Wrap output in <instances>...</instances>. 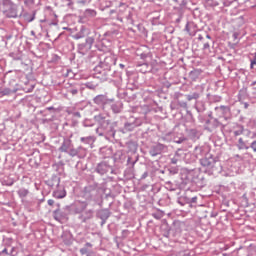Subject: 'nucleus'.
<instances>
[{"label":"nucleus","mask_w":256,"mask_h":256,"mask_svg":"<svg viewBox=\"0 0 256 256\" xmlns=\"http://www.w3.org/2000/svg\"><path fill=\"white\" fill-rule=\"evenodd\" d=\"M198 91L192 92L190 94H186L185 97L187 101H199L201 95H203L204 88L202 86H197Z\"/></svg>","instance_id":"obj_22"},{"label":"nucleus","mask_w":256,"mask_h":256,"mask_svg":"<svg viewBox=\"0 0 256 256\" xmlns=\"http://www.w3.org/2000/svg\"><path fill=\"white\" fill-rule=\"evenodd\" d=\"M87 35H89V29H87L85 26H81L80 31L74 34L72 37L78 41V39H84V37H87Z\"/></svg>","instance_id":"obj_31"},{"label":"nucleus","mask_w":256,"mask_h":256,"mask_svg":"<svg viewBox=\"0 0 256 256\" xmlns=\"http://www.w3.org/2000/svg\"><path fill=\"white\" fill-rule=\"evenodd\" d=\"M140 67H141L139 70L140 73H149V71H151V69H153V66H151L147 63L140 65Z\"/></svg>","instance_id":"obj_40"},{"label":"nucleus","mask_w":256,"mask_h":256,"mask_svg":"<svg viewBox=\"0 0 256 256\" xmlns=\"http://www.w3.org/2000/svg\"><path fill=\"white\" fill-rule=\"evenodd\" d=\"M35 15H37V12L33 11L32 14L25 13L24 19L27 21V23H32V21H35Z\"/></svg>","instance_id":"obj_39"},{"label":"nucleus","mask_w":256,"mask_h":256,"mask_svg":"<svg viewBox=\"0 0 256 256\" xmlns=\"http://www.w3.org/2000/svg\"><path fill=\"white\" fill-rule=\"evenodd\" d=\"M130 9L131 7H129V5L125 3H120L117 8V17H116L117 21H120V23H123L124 16L127 15V12H129Z\"/></svg>","instance_id":"obj_19"},{"label":"nucleus","mask_w":256,"mask_h":256,"mask_svg":"<svg viewBox=\"0 0 256 256\" xmlns=\"http://www.w3.org/2000/svg\"><path fill=\"white\" fill-rule=\"evenodd\" d=\"M48 205H49L50 207H53V205H55V200L49 199V200H48Z\"/></svg>","instance_id":"obj_60"},{"label":"nucleus","mask_w":256,"mask_h":256,"mask_svg":"<svg viewBox=\"0 0 256 256\" xmlns=\"http://www.w3.org/2000/svg\"><path fill=\"white\" fill-rule=\"evenodd\" d=\"M179 205H191V197L188 194L180 196L178 198Z\"/></svg>","instance_id":"obj_35"},{"label":"nucleus","mask_w":256,"mask_h":256,"mask_svg":"<svg viewBox=\"0 0 256 256\" xmlns=\"http://www.w3.org/2000/svg\"><path fill=\"white\" fill-rule=\"evenodd\" d=\"M117 35H119V30H108L104 33V39H102V42L96 44V49H98V51H102L103 53H107V51H109V47L105 45V41H109V43H111V41L117 39Z\"/></svg>","instance_id":"obj_7"},{"label":"nucleus","mask_w":256,"mask_h":256,"mask_svg":"<svg viewBox=\"0 0 256 256\" xmlns=\"http://www.w3.org/2000/svg\"><path fill=\"white\" fill-rule=\"evenodd\" d=\"M193 203H197V196L190 197V205H193Z\"/></svg>","instance_id":"obj_56"},{"label":"nucleus","mask_w":256,"mask_h":256,"mask_svg":"<svg viewBox=\"0 0 256 256\" xmlns=\"http://www.w3.org/2000/svg\"><path fill=\"white\" fill-rule=\"evenodd\" d=\"M83 126L84 127H93V123H91V120L86 119L83 121Z\"/></svg>","instance_id":"obj_48"},{"label":"nucleus","mask_w":256,"mask_h":256,"mask_svg":"<svg viewBox=\"0 0 256 256\" xmlns=\"http://www.w3.org/2000/svg\"><path fill=\"white\" fill-rule=\"evenodd\" d=\"M214 111L217 117H224V119H227L231 115V108L225 105L216 106Z\"/></svg>","instance_id":"obj_21"},{"label":"nucleus","mask_w":256,"mask_h":256,"mask_svg":"<svg viewBox=\"0 0 256 256\" xmlns=\"http://www.w3.org/2000/svg\"><path fill=\"white\" fill-rule=\"evenodd\" d=\"M194 155L196 159H204V157H207L209 154V150L205 146H196L194 149Z\"/></svg>","instance_id":"obj_23"},{"label":"nucleus","mask_w":256,"mask_h":256,"mask_svg":"<svg viewBox=\"0 0 256 256\" xmlns=\"http://www.w3.org/2000/svg\"><path fill=\"white\" fill-rule=\"evenodd\" d=\"M129 236V230H123L122 231V237L125 239Z\"/></svg>","instance_id":"obj_55"},{"label":"nucleus","mask_w":256,"mask_h":256,"mask_svg":"<svg viewBox=\"0 0 256 256\" xmlns=\"http://www.w3.org/2000/svg\"><path fill=\"white\" fill-rule=\"evenodd\" d=\"M221 99H222L221 96H218V95H214L211 97L212 103H220Z\"/></svg>","instance_id":"obj_47"},{"label":"nucleus","mask_w":256,"mask_h":256,"mask_svg":"<svg viewBox=\"0 0 256 256\" xmlns=\"http://www.w3.org/2000/svg\"><path fill=\"white\" fill-rule=\"evenodd\" d=\"M126 147H127L128 151H130V153H132L131 156H128L127 164L130 167H135V163H137V161H139V155L137 154V148L139 146H138L137 142H135V141H128L126 143Z\"/></svg>","instance_id":"obj_10"},{"label":"nucleus","mask_w":256,"mask_h":256,"mask_svg":"<svg viewBox=\"0 0 256 256\" xmlns=\"http://www.w3.org/2000/svg\"><path fill=\"white\" fill-rule=\"evenodd\" d=\"M219 127H225L223 126V124L219 121V119L217 118H213L210 116L209 120H206V129L207 131L213 132L215 131V129L219 128Z\"/></svg>","instance_id":"obj_20"},{"label":"nucleus","mask_w":256,"mask_h":256,"mask_svg":"<svg viewBox=\"0 0 256 256\" xmlns=\"http://www.w3.org/2000/svg\"><path fill=\"white\" fill-rule=\"evenodd\" d=\"M95 121L98 123V127L96 128V133L100 137H105L107 141L110 143H117V139L115 137V128L117 127V123H111L109 120V116L106 114H98L94 117Z\"/></svg>","instance_id":"obj_1"},{"label":"nucleus","mask_w":256,"mask_h":256,"mask_svg":"<svg viewBox=\"0 0 256 256\" xmlns=\"http://www.w3.org/2000/svg\"><path fill=\"white\" fill-rule=\"evenodd\" d=\"M149 177V171H145L140 179H147Z\"/></svg>","instance_id":"obj_57"},{"label":"nucleus","mask_w":256,"mask_h":256,"mask_svg":"<svg viewBox=\"0 0 256 256\" xmlns=\"http://www.w3.org/2000/svg\"><path fill=\"white\" fill-rule=\"evenodd\" d=\"M72 115H73V117H77L78 119H80V117H81V112L76 111V112H73Z\"/></svg>","instance_id":"obj_58"},{"label":"nucleus","mask_w":256,"mask_h":256,"mask_svg":"<svg viewBox=\"0 0 256 256\" xmlns=\"http://www.w3.org/2000/svg\"><path fill=\"white\" fill-rule=\"evenodd\" d=\"M187 5V0H181L180 7H185Z\"/></svg>","instance_id":"obj_61"},{"label":"nucleus","mask_w":256,"mask_h":256,"mask_svg":"<svg viewBox=\"0 0 256 256\" xmlns=\"http://www.w3.org/2000/svg\"><path fill=\"white\" fill-rule=\"evenodd\" d=\"M86 87H87L88 89H95V85L90 84V83L86 84Z\"/></svg>","instance_id":"obj_62"},{"label":"nucleus","mask_w":256,"mask_h":256,"mask_svg":"<svg viewBox=\"0 0 256 256\" xmlns=\"http://www.w3.org/2000/svg\"><path fill=\"white\" fill-rule=\"evenodd\" d=\"M168 171H169L170 175H177V173H179V168H177V167H170L168 169Z\"/></svg>","instance_id":"obj_45"},{"label":"nucleus","mask_w":256,"mask_h":256,"mask_svg":"<svg viewBox=\"0 0 256 256\" xmlns=\"http://www.w3.org/2000/svg\"><path fill=\"white\" fill-rule=\"evenodd\" d=\"M117 65V56L112 53L100 57L98 65L94 67V77L96 79H107L111 77L110 71Z\"/></svg>","instance_id":"obj_3"},{"label":"nucleus","mask_w":256,"mask_h":256,"mask_svg":"<svg viewBox=\"0 0 256 256\" xmlns=\"http://www.w3.org/2000/svg\"><path fill=\"white\" fill-rule=\"evenodd\" d=\"M71 137H73V134H71L69 137L63 138V142L58 148V151H60V153H66V155H69V157L85 159L87 157V148L83 146H78L75 148V144L73 143V140H71Z\"/></svg>","instance_id":"obj_4"},{"label":"nucleus","mask_w":256,"mask_h":256,"mask_svg":"<svg viewBox=\"0 0 256 256\" xmlns=\"http://www.w3.org/2000/svg\"><path fill=\"white\" fill-rule=\"evenodd\" d=\"M84 15L85 17H97V11L93 9H86Z\"/></svg>","instance_id":"obj_42"},{"label":"nucleus","mask_w":256,"mask_h":256,"mask_svg":"<svg viewBox=\"0 0 256 256\" xmlns=\"http://www.w3.org/2000/svg\"><path fill=\"white\" fill-rule=\"evenodd\" d=\"M180 177L185 185H190L192 191H201L207 185L205 177L197 169L183 168L180 172Z\"/></svg>","instance_id":"obj_2"},{"label":"nucleus","mask_w":256,"mask_h":256,"mask_svg":"<svg viewBox=\"0 0 256 256\" xmlns=\"http://www.w3.org/2000/svg\"><path fill=\"white\" fill-rule=\"evenodd\" d=\"M80 253H81V255H87V253H89V250L84 247V248L80 249Z\"/></svg>","instance_id":"obj_54"},{"label":"nucleus","mask_w":256,"mask_h":256,"mask_svg":"<svg viewBox=\"0 0 256 256\" xmlns=\"http://www.w3.org/2000/svg\"><path fill=\"white\" fill-rule=\"evenodd\" d=\"M24 4L27 7H31V5H35V0H24Z\"/></svg>","instance_id":"obj_50"},{"label":"nucleus","mask_w":256,"mask_h":256,"mask_svg":"<svg viewBox=\"0 0 256 256\" xmlns=\"http://www.w3.org/2000/svg\"><path fill=\"white\" fill-rule=\"evenodd\" d=\"M251 142L249 140L245 139V137L238 138V141L236 143V147L239 151H247L250 149Z\"/></svg>","instance_id":"obj_24"},{"label":"nucleus","mask_w":256,"mask_h":256,"mask_svg":"<svg viewBox=\"0 0 256 256\" xmlns=\"http://www.w3.org/2000/svg\"><path fill=\"white\" fill-rule=\"evenodd\" d=\"M69 215H71V212L67 210V206L62 210L56 209L53 211V217L55 221H58V223H65V221H69Z\"/></svg>","instance_id":"obj_14"},{"label":"nucleus","mask_w":256,"mask_h":256,"mask_svg":"<svg viewBox=\"0 0 256 256\" xmlns=\"http://www.w3.org/2000/svg\"><path fill=\"white\" fill-rule=\"evenodd\" d=\"M2 5L3 15L8 19H17L19 17V12L17 10V4L13 3L12 0H3Z\"/></svg>","instance_id":"obj_8"},{"label":"nucleus","mask_w":256,"mask_h":256,"mask_svg":"<svg viewBox=\"0 0 256 256\" xmlns=\"http://www.w3.org/2000/svg\"><path fill=\"white\" fill-rule=\"evenodd\" d=\"M249 123H250V126H251V127H254V126H255V120H254V119H250Z\"/></svg>","instance_id":"obj_64"},{"label":"nucleus","mask_w":256,"mask_h":256,"mask_svg":"<svg viewBox=\"0 0 256 256\" xmlns=\"http://www.w3.org/2000/svg\"><path fill=\"white\" fill-rule=\"evenodd\" d=\"M113 113H121L123 111V102L118 101L111 105Z\"/></svg>","instance_id":"obj_36"},{"label":"nucleus","mask_w":256,"mask_h":256,"mask_svg":"<svg viewBox=\"0 0 256 256\" xmlns=\"http://www.w3.org/2000/svg\"><path fill=\"white\" fill-rule=\"evenodd\" d=\"M206 5L208 7H219V2L217 0H207Z\"/></svg>","instance_id":"obj_43"},{"label":"nucleus","mask_w":256,"mask_h":256,"mask_svg":"<svg viewBox=\"0 0 256 256\" xmlns=\"http://www.w3.org/2000/svg\"><path fill=\"white\" fill-rule=\"evenodd\" d=\"M52 197L54 199H65L67 197V191L65 190V186H58L52 193Z\"/></svg>","instance_id":"obj_25"},{"label":"nucleus","mask_w":256,"mask_h":256,"mask_svg":"<svg viewBox=\"0 0 256 256\" xmlns=\"http://www.w3.org/2000/svg\"><path fill=\"white\" fill-rule=\"evenodd\" d=\"M185 31L188 32L190 37H195V35H197V28L195 27V25H193L191 23L186 24Z\"/></svg>","instance_id":"obj_33"},{"label":"nucleus","mask_w":256,"mask_h":256,"mask_svg":"<svg viewBox=\"0 0 256 256\" xmlns=\"http://www.w3.org/2000/svg\"><path fill=\"white\" fill-rule=\"evenodd\" d=\"M99 219H109L111 217V211L109 209H101L97 213Z\"/></svg>","instance_id":"obj_34"},{"label":"nucleus","mask_w":256,"mask_h":256,"mask_svg":"<svg viewBox=\"0 0 256 256\" xmlns=\"http://www.w3.org/2000/svg\"><path fill=\"white\" fill-rule=\"evenodd\" d=\"M211 49V44L209 42H205L203 45V51H209Z\"/></svg>","instance_id":"obj_51"},{"label":"nucleus","mask_w":256,"mask_h":256,"mask_svg":"<svg viewBox=\"0 0 256 256\" xmlns=\"http://www.w3.org/2000/svg\"><path fill=\"white\" fill-rule=\"evenodd\" d=\"M93 43H95V38L87 37L84 43L77 45V53H79V55H87L93 48Z\"/></svg>","instance_id":"obj_12"},{"label":"nucleus","mask_w":256,"mask_h":256,"mask_svg":"<svg viewBox=\"0 0 256 256\" xmlns=\"http://www.w3.org/2000/svg\"><path fill=\"white\" fill-rule=\"evenodd\" d=\"M179 160L177 159V157H173V158H171V163H172V165H177V162H178Z\"/></svg>","instance_id":"obj_59"},{"label":"nucleus","mask_w":256,"mask_h":256,"mask_svg":"<svg viewBox=\"0 0 256 256\" xmlns=\"http://www.w3.org/2000/svg\"><path fill=\"white\" fill-rule=\"evenodd\" d=\"M200 164L206 175L217 177V175L223 172L221 161H219V158L213 156V154H207L206 157L200 159Z\"/></svg>","instance_id":"obj_5"},{"label":"nucleus","mask_w":256,"mask_h":256,"mask_svg":"<svg viewBox=\"0 0 256 256\" xmlns=\"http://www.w3.org/2000/svg\"><path fill=\"white\" fill-rule=\"evenodd\" d=\"M253 67H256V53H254L253 58L250 59V68L253 69Z\"/></svg>","instance_id":"obj_46"},{"label":"nucleus","mask_w":256,"mask_h":256,"mask_svg":"<svg viewBox=\"0 0 256 256\" xmlns=\"http://www.w3.org/2000/svg\"><path fill=\"white\" fill-rule=\"evenodd\" d=\"M118 97L120 99H125V101H129V100H127V92L126 91H123V93H119Z\"/></svg>","instance_id":"obj_49"},{"label":"nucleus","mask_w":256,"mask_h":256,"mask_svg":"<svg viewBox=\"0 0 256 256\" xmlns=\"http://www.w3.org/2000/svg\"><path fill=\"white\" fill-rule=\"evenodd\" d=\"M168 147L165 144H161L160 142L154 144L149 149V155L151 157H157V155H161V153H167Z\"/></svg>","instance_id":"obj_16"},{"label":"nucleus","mask_w":256,"mask_h":256,"mask_svg":"<svg viewBox=\"0 0 256 256\" xmlns=\"http://www.w3.org/2000/svg\"><path fill=\"white\" fill-rule=\"evenodd\" d=\"M144 123H145V114H143L142 116H138L137 114H134L126 120L121 132L129 133L131 131H135L137 127H141Z\"/></svg>","instance_id":"obj_6"},{"label":"nucleus","mask_w":256,"mask_h":256,"mask_svg":"<svg viewBox=\"0 0 256 256\" xmlns=\"http://www.w3.org/2000/svg\"><path fill=\"white\" fill-rule=\"evenodd\" d=\"M13 93H17V89H11V88L0 89V97H5L7 95H13Z\"/></svg>","instance_id":"obj_38"},{"label":"nucleus","mask_w":256,"mask_h":256,"mask_svg":"<svg viewBox=\"0 0 256 256\" xmlns=\"http://www.w3.org/2000/svg\"><path fill=\"white\" fill-rule=\"evenodd\" d=\"M67 93H70V95H77V93H79V89L77 87H72L67 90Z\"/></svg>","instance_id":"obj_44"},{"label":"nucleus","mask_w":256,"mask_h":256,"mask_svg":"<svg viewBox=\"0 0 256 256\" xmlns=\"http://www.w3.org/2000/svg\"><path fill=\"white\" fill-rule=\"evenodd\" d=\"M250 87H252L254 90H256V80L253 81V82L250 84Z\"/></svg>","instance_id":"obj_63"},{"label":"nucleus","mask_w":256,"mask_h":256,"mask_svg":"<svg viewBox=\"0 0 256 256\" xmlns=\"http://www.w3.org/2000/svg\"><path fill=\"white\" fill-rule=\"evenodd\" d=\"M250 149L253 150L254 153H256V140L250 143Z\"/></svg>","instance_id":"obj_53"},{"label":"nucleus","mask_w":256,"mask_h":256,"mask_svg":"<svg viewBox=\"0 0 256 256\" xmlns=\"http://www.w3.org/2000/svg\"><path fill=\"white\" fill-rule=\"evenodd\" d=\"M87 207H89L88 201L77 200L66 206V211H68L70 215H80L83 211H86Z\"/></svg>","instance_id":"obj_9"},{"label":"nucleus","mask_w":256,"mask_h":256,"mask_svg":"<svg viewBox=\"0 0 256 256\" xmlns=\"http://www.w3.org/2000/svg\"><path fill=\"white\" fill-rule=\"evenodd\" d=\"M194 107H195V109H196V111H197L198 113H203V112H205V110L207 109V108L205 107V102L199 101V100L195 102Z\"/></svg>","instance_id":"obj_37"},{"label":"nucleus","mask_w":256,"mask_h":256,"mask_svg":"<svg viewBox=\"0 0 256 256\" xmlns=\"http://www.w3.org/2000/svg\"><path fill=\"white\" fill-rule=\"evenodd\" d=\"M95 217V210L94 209H87L84 210L80 215H78V220L80 223H89L91 219Z\"/></svg>","instance_id":"obj_18"},{"label":"nucleus","mask_w":256,"mask_h":256,"mask_svg":"<svg viewBox=\"0 0 256 256\" xmlns=\"http://www.w3.org/2000/svg\"><path fill=\"white\" fill-rule=\"evenodd\" d=\"M199 70H192L189 73V77L191 79V81H197V79H199Z\"/></svg>","instance_id":"obj_41"},{"label":"nucleus","mask_w":256,"mask_h":256,"mask_svg":"<svg viewBox=\"0 0 256 256\" xmlns=\"http://www.w3.org/2000/svg\"><path fill=\"white\" fill-rule=\"evenodd\" d=\"M245 131L247 132L246 136L249 137L251 135V130H245V126L239 124L236 126V130L233 131V135L234 137H239L240 135H243Z\"/></svg>","instance_id":"obj_30"},{"label":"nucleus","mask_w":256,"mask_h":256,"mask_svg":"<svg viewBox=\"0 0 256 256\" xmlns=\"http://www.w3.org/2000/svg\"><path fill=\"white\" fill-rule=\"evenodd\" d=\"M29 188L21 187L17 190V195L20 199H26L29 197Z\"/></svg>","instance_id":"obj_32"},{"label":"nucleus","mask_w":256,"mask_h":256,"mask_svg":"<svg viewBox=\"0 0 256 256\" xmlns=\"http://www.w3.org/2000/svg\"><path fill=\"white\" fill-rule=\"evenodd\" d=\"M99 155L102 159H111L113 157V148L109 146H105L100 148Z\"/></svg>","instance_id":"obj_28"},{"label":"nucleus","mask_w":256,"mask_h":256,"mask_svg":"<svg viewBox=\"0 0 256 256\" xmlns=\"http://www.w3.org/2000/svg\"><path fill=\"white\" fill-rule=\"evenodd\" d=\"M102 83L109 81L110 83H115V85H121L123 83V74L120 71L110 70V76L104 79H99Z\"/></svg>","instance_id":"obj_15"},{"label":"nucleus","mask_w":256,"mask_h":256,"mask_svg":"<svg viewBox=\"0 0 256 256\" xmlns=\"http://www.w3.org/2000/svg\"><path fill=\"white\" fill-rule=\"evenodd\" d=\"M159 141H164V143H171V141H173L174 143L181 145V143H183L184 141H187V138L183 134L169 132V133H166L164 136L160 137Z\"/></svg>","instance_id":"obj_11"},{"label":"nucleus","mask_w":256,"mask_h":256,"mask_svg":"<svg viewBox=\"0 0 256 256\" xmlns=\"http://www.w3.org/2000/svg\"><path fill=\"white\" fill-rule=\"evenodd\" d=\"M178 105L182 109H187V102H185V101H178Z\"/></svg>","instance_id":"obj_52"},{"label":"nucleus","mask_w":256,"mask_h":256,"mask_svg":"<svg viewBox=\"0 0 256 256\" xmlns=\"http://www.w3.org/2000/svg\"><path fill=\"white\" fill-rule=\"evenodd\" d=\"M95 105H99L100 107H105V105H111L115 101L114 98H109L105 94L97 95L93 98Z\"/></svg>","instance_id":"obj_17"},{"label":"nucleus","mask_w":256,"mask_h":256,"mask_svg":"<svg viewBox=\"0 0 256 256\" xmlns=\"http://www.w3.org/2000/svg\"><path fill=\"white\" fill-rule=\"evenodd\" d=\"M46 185L51 189L58 188L61 186V178L57 175H52V177L46 181Z\"/></svg>","instance_id":"obj_27"},{"label":"nucleus","mask_w":256,"mask_h":256,"mask_svg":"<svg viewBox=\"0 0 256 256\" xmlns=\"http://www.w3.org/2000/svg\"><path fill=\"white\" fill-rule=\"evenodd\" d=\"M124 19H126V25H135V9L130 8L125 14Z\"/></svg>","instance_id":"obj_29"},{"label":"nucleus","mask_w":256,"mask_h":256,"mask_svg":"<svg viewBox=\"0 0 256 256\" xmlns=\"http://www.w3.org/2000/svg\"><path fill=\"white\" fill-rule=\"evenodd\" d=\"M95 141H97V138L95 136H85L80 138V143H82V145H85V147H88L89 149H93Z\"/></svg>","instance_id":"obj_26"},{"label":"nucleus","mask_w":256,"mask_h":256,"mask_svg":"<svg viewBox=\"0 0 256 256\" xmlns=\"http://www.w3.org/2000/svg\"><path fill=\"white\" fill-rule=\"evenodd\" d=\"M109 171L111 172V175L115 174L113 166H111V164H109V161L107 160L98 163L95 168V172L98 173V175H107Z\"/></svg>","instance_id":"obj_13"}]
</instances>
